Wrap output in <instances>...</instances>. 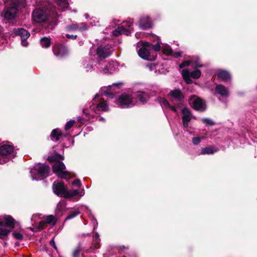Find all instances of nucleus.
Listing matches in <instances>:
<instances>
[{
  "instance_id": "6",
  "label": "nucleus",
  "mask_w": 257,
  "mask_h": 257,
  "mask_svg": "<svg viewBox=\"0 0 257 257\" xmlns=\"http://www.w3.org/2000/svg\"><path fill=\"white\" fill-rule=\"evenodd\" d=\"M133 24V21L131 19H128L125 22H123L121 26L118 27L117 29L113 31V35L115 36L121 34L129 35L133 30V28L131 27Z\"/></svg>"
},
{
  "instance_id": "51",
  "label": "nucleus",
  "mask_w": 257,
  "mask_h": 257,
  "mask_svg": "<svg viewBox=\"0 0 257 257\" xmlns=\"http://www.w3.org/2000/svg\"><path fill=\"white\" fill-rule=\"evenodd\" d=\"M174 55L175 57H179L181 56V52H176L174 54Z\"/></svg>"
},
{
  "instance_id": "41",
  "label": "nucleus",
  "mask_w": 257,
  "mask_h": 257,
  "mask_svg": "<svg viewBox=\"0 0 257 257\" xmlns=\"http://www.w3.org/2000/svg\"><path fill=\"white\" fill-rule=\"evenodd\" d=\"M13 235L17 239L21 240L23 238V234L19 232H14Z\"/></svg>"
},
{
  "instance_id": "55",
  "label": "nucleus",
  "mask_w": 257,
  "mask_h": 257,
  "mask_svg": "<svg viewBox=\"0 0 257 257\" xmlns=\"http://www.w3.org/2000/svg\"><path fill=\"white\" fill-rule=\"evenodd\" d=\"M61 206V204L59 203L57 206V208H59Z\"/></svg>"
},
{
  "instance_id": "52",
  "label": "nucleus",
  "mask_w": 257,
  "mask_h": 257,
  "mask_svg": "<svg viewBox=\"0 0 257 257\" xmlns=\"http://www.w3.org/2000/svg\"><path fill=\"white\" fill-rule=\"evenodd\" d=\"M168 107H170L172 110L176 111V108L175 106H171L170 105V106H168Z\"/></svg>"
},
{
  "instance_id": "2",
  "label": "nucleus",
  "mask_w": 257,
  "mask_h": 257,
  "mask_svg": "<svg viewBox=\"0 0 257 257\" xmlns=\"http://www.w3.org/2000/svg\"><path fill=\"white\" fill-rule=\"evenodd\" d=\"M50 171L48 166L39 163L35 165L30 173L33 180H39L48 176Z\"/></svg>"
},
{
  "instance_id": "13",
  "label": "nucleus",
  "mask_w": 257,
  "mask_h": 257,
  "mask_svg": "<svg viewBox=\"0 0 257 257\" xmlns=\"http://www.w3.org/2000/svg\"><path fill=\"white\" fill-rule=\"evenodd\" d=\"M88 28V26L86 23H80L78 24L69 25L67 27V29L68 31L70 32L76 31L82 32L87 30Z\"/></svg>"
},
{
  "instance_id": "17",
  "label": "nucleus",
  "mask_w": 257,
  "mask_h": 257,
  "mask_svg": "<svg viewBox=\"0 0 257 257\" xmlns=\"http://www.w3.org/2000/svg\"><path fill=\"white\" fill-rule=\"evenodd\" d=\"M182 119L183 126L184 127L187 128L189 125V122L191 119V115L189 110L187 108H183L182 110Z\"/></svg>"
},
{
  "instance_id": "25",
  "label": "nucleus",
  "mask_w": 257,
  "mask_h": 257,
  "mask_svg": "<svg viewBox=\"0 0 257 257\" xmlns=\"http://www.w3.org/2000/svg\"><path fill=\"white\" fill-rule=\"evenodd\" d=\"M17 33L21 37V39H27L30 36L29 33L22 28L18 29Z\"/></svg>"
},
{
  "instance_id": "30",
  "label": "nucleus",
  "mask_w": 257,
  "mask_h": 257,
  "mask_svg": "<svg viewBox=\"0 0 257 257\" xmlns=\"http://www.w3.org/2000/svg\"><path fill=\"white\" fill-rule=\"evenodd\" d=\"M117 84H113L111 86H109L108 87H104L102 89V93L105 96H110L112 94V93L109 92V90L114 89L115 87H117Z\"/></svg>"
},
{
  "instance_id": "61",
  "label": "nucleus",
  "mask_w": 257,
  "mask_h": 257,
  "mask_svg": "<svg viewBox=\"0 0 257 257\" xmlns=\"http://www.w3.org/2000/svg\"><path fill=\"white\" fill-rule=\"evenodd\" d=\"M123 257H126V256H123Z\"/></svg>"
},
{
  "instance_id": "3",
  "label": "nucleus",
  "mask_w": 257,
  "mask_h": 257,
  "mask_svg": "<svg viewBox=\"0 0 257 257\" xmlns=\"http://www.w3.org/2000/svg\"><path fill=\"white\" fill-rule=\"evenodd\" d=\"M112 52L111 47L108 44H101L96 49L94 47L90 49V56H96L97 58L101 60L109 57Z\"/></svg>"
},
{
  "instance_id": "29",
  "label": "nucleus",
  "mask_w": 257,
  "mask_h": 257,
  "mask_svg": "<svg viewBox=\"0 0 257 257\" xmlns=\"http://www.w3.org/2000/svg\"><path fill=\"white\" fill-rule=\"evenodd\" d=\"M217 150L213 147H209L206 148H204L202 149L201 151V154H211L216 152H217Z\"/></svg>"
},
{
  "instance_id": "31",
  "label": "nucleus",
  "mask_w": 257,
  "mask_h": 257,
  "mask_svg": "<svg viewBox=\"0 0 257 257\" xmlns=\"http://www.w3.org/2000/svg\"><path fill=\"white\" fill-rule=\"evenodd\" d=\"M40 44L42 47L47 48L50 46V39L47 37H44L41 39Z\"/></svg>"
},
{
  "instance_id": "21",
  "label": "nucleus",
  "mask_w": 257,
  "mask_h": 257,
  "mask_svg": "<svg viewBox=\"0 0 257 257\" xmlns=\"http://www.w3.org/2000/svg\"><path fill=\"white\" fill-rule=\"evenodd\" d=\"M216 92L222 97H227L228 96V91L227 89L222 85H217L215 88Z\"/></svg>"
},
{
  "instance_id": "45",
  "label": "nucleus",
  "mask_w": 257,
  "mask_h": 257,
  "mask_svg": "<svg viewBox=\"0 0 257 257\" xmlns=\"http://www.w3.org/2000/svg\"><path fill=\"white\" fill-rule=\"evenodd\" d=\"M201 142V139L199 137H195L192 139V142L194 145H198Z\"/></svg>"
},
{
  "instance_id": "22",
  "label": "nucleus",
  "mask_w": 257,
  "mask_h": 257,
  "mask_svg": "<svg viewBox=\"0 0 257 257\" xmlns=\"http://www.w3.org/2000/svg\"><path fill=\"white\" fill-rule=\"evenodd\" d=\"M95 66L100 72L104 74H110L109 71V68L108 66V63L103 64L100 63H98L95 65Z\"/></svg>"
},
{
  "instance_id": "34",
  "label": "nucleus",
  "mask_w": 257,
  "mask_h": 257,
  "mask_svg": "<svg viewBox=\"0 0 257 257\" xmlns=\"http://www.w3.org/2000/svg\"><path fill=\"white\" fill-rule=\"evenodd\" d=\"M189 75L191 77H192L194 79H197L199 78L201 76V71L199 70L196 69L193 71L189 72Z\"/></svg>"
},
{
  "instance_id": "60",
  "label": "nucleus",
  "mask_w": 257,
  "mask_h": 257,
  "mask_svg": "<svg viewBox=\"0 0 257 257\" xmlns=\"http://www.w3.org/2000/svg\"><path fill=\"white\" fill-rule=\"evenodd\" d=\"M83 112H84V113H87L86 112V110H83Z\"/></svg>"
},
{
  "instance_id": "14",
  "label": "nucleus",
  "mask_w": 257,
  "mask_h": 257,
  "mask_svg": "<svg viewBox=\"0 0 257 257\" xmlns=\"http://www.w3.org/2000/svg\"><path fill=\"white\" fill-rule=\"evenodd\" d=\"M3 225L7 226V227L13 228L14 227V220L10 216L5 215L0 217V226Z\"/></svg>"
},
{
  "instance_id": "44",
  "label": "nucleus",
  "mask_w": 257,
  "mask_h": 257,
  "mask_svg": "<svg viewBox=\"0 0 257 257\" xmlns=\"http://www.w3.org/2000/svg\"><path fill=\"white\" fill-rule=\"evenodd\" d=\"M202 121L204 123L206 124V125L213 124L212 120L208 118H204L202 119Z\"/></svg>"
},
{
  "instance_id": "23",
  "label": "nucleus",
  "mask_w": 257,
  "mask_h": 257,
  "mask_svg": "<svg viewBox=\"0 0 257 257\" xmlns=\"http://www.w3.org/2000/svg\"><path fill=\"white\" fill-rule=\"evenodd\" d=\"M217 77L219 80L224 81H227L230 78L228 72L225 70H220L217 73Z\"/></svg>"
},
{
  "instance_id": "32",
  "label": "nucleus",
  "mask_w": 257,
  "mask_h": 257,
  "mask_svg": "<svg viewBox=\"0 0 257 257\" xmlns=\"http://www.w3.org/2000/svg\"><path fill=\"white\" fill-rule=\"evenodd\" d=\"M10 230L6 228H0V238L1 239H5L7 237L8 235L10 233Z\"/></svg>"
},
{
  "instance_id": "18",
  "label": "nucleus",
  "mask_w": 257,
  "mask_h": 257,
  "mask_svg": "<svg viewBox=\"0 0 257 257\" xmlns=\"http://www.w3.org/2000/svg\"><path fill=\"white\" fill-rule=\"evenodd\" d=\"M53 52L57 57H63L67 53V49L63 45H55L53 48Z\"/></svg>"
},
{
  "instance_id": "24",
  "label": "nucleus",
  "mask_w": 257,
  "mask_h": 257,
  "mask_svg": "<svg viewBox=\"0 0 257 257\" xmlns=\"http://www.w3.org/2000/svg\"><path fill=\"white\" fill-rule=\"evenodd\" d=\"M57 4L59 6V9L61 11H65L67 9L68 3L67 0H55Z\"/></svg>"
},
{
  "instance_id": "11",
  "label": "nucleus",
  "mask_w": 257,
  "mask_h": 257,
  "mask_svg": "<svg viewBox=\"0 0 257 257\" xmlns=\"http://www.w3.org/2000/svg\"><path fill=\"white\" fill-rule=\"evenodd\" d=\"M53 190L55 194L63 197L66 191L64 183L62 182H54L53 185Z\"/></svg>"
},
{
  "instance_id": "53",
  "label": "nucleus",
  "mask_w": 257,
  "mask_h": 257,
  "mask_svg": "<svg viewBox=\"0 0 257 257\" xmlns=\"http://www.w3.org/2000/svg\"><path fill=\"white\" fill-rule=\"evenodd\" d=\"M44 223V222H39V227H40V228H42V225H43Z\"/></svg>"
},
{
  "instance_id": "26",
  "label": "nucleus",
  "mask_w": 257,
  "mask_h": 257,
  "mask_svg": "<svg viewBox=\"0 0 257 257\" xmlns=\"http://www.w3.org/2000/svg\"><path fill=\"white\" fill-rule=\"evenodd\" d=\"M182 75L186 82L188 84L192 83V80L190 78L189 71L187 69H183L182 71Z\"/></svg>"
},
{
  "instance_id": "56",
  "label": "nucleus",
  "mask_w": 257,
  "mask_h": 257,
  "mask_svg": "<svg viewBox=\"0 0 257 257\" xmlns=\"http://www.w3.org/2000/svg\"><path fill=\"white\" fill-rule=\"evenodd\" d=\"M98 97V95H96L94 97V98H93V100H95Z\"/></svg>"
},
{
  "instance_id": "1",
  "label": "nucleus",
  "mask_w": 257,
  "mask_h": 257,
  "mask_svg": "<svg viewBox=\"0 0 257 257\" xmlns=\"http://www.w3.org/2000/svg\"><path fill=\"white\" fill-rule=\"evenodd\" d=\"M64 157L58 154H56L54 156H49L48 160L50 162L56 161L52 166L54 173L56 174L57 176L60 178L69 179L70 178V174L67 171H63L65 169V166L64 163L60 162L59 160H63Z\"/></svg>"
},
{
  "instance_id": "27",
  "label": "nucleus",
  "mask_w": 257,
  "mask_h": 257,
  "mask_svg": "<svg viewBox=\"0 0 257 257\" xmlns=\"http://www.w3.org/2000/svg\"><path fill=\"white\" fill-rule=\"evenodd\" d=\"M63 135L60 130L58 128L54 129L51 134L52 139H54L55 141H58L59 137Z\"/></svg>"
},
{
  "instance_id": "28",
  "label": "nucleus",
  "mask_w": 257,
  "mask_h": 257,
  "mask_svg": "<svg viewBox=\"0 0 257 257\" xmlns=\"http://www.w3.org/2000/svg\"><path fill=\"white\" fill-rule=\"evenodd\" d=\"M137 96L140 101L142 103H145L147 102L149 98L148 94L143 92H138Z\"/></svg>"
},
{
  "instance_id": "36",
  "label": "nucleus",
  "mask_w": 257,
  "mask_h": 257,
  "mask_svg": "<svg viewBox=\"0 0 257 257\" xmlns=\"http://www.w3.org/2000/svg\"><path fill=\"white\" fill-rule=\"evenodd\" d=\"M163 52L164 54L169 55H172L173 51L172 49L170 48L169 46L166 45L163 46L162 48Z\"/></svg>"
},
{
  "instance_id": "46",
  "label": "nucleus",
  "mask_w": 257,
  "mask_h": 257,
  "mask_svg": "<svg viewBox=\"0 0 257 257\" xmlns=\"http://www.w3.org/2000/svg\"><path fill=\"white\" fill-rule=\"evenodd\" d=\"M72 184L80 187L81 186V182L79 179H77L73 181Z\"/></svg>"
},
{
  "instance_id": "8",
  "label": "nucleus",
  "mask_w": 257,
  "mask_h": 257,
  "mask_svg": "<svg viewBox=\"0 0 257 257\" xmlns=\"http://www.w3.org/2000/svg\"><path fill=\"white\" fill-rule=\"evenodd\" d=\"M14 147L10 145H4L0 147V164L7 162L9 159L6 156L13 152Z\"/></svg>"
},
{
  "instance_id": "38",
  "label": "nucleus",
  "mask_w": 257,
  "mask_h": 257,
  "mask_svg": "<svg viewBox=\"0 0 257 257\" xmlns=\"http://www.w3.org/2000/svg\"><path fill=\"white\" fill-rule=\"evenodd\" d=\"M79 214V212L78 211L75 210V211H72L66 217L65 220L71 219L75 217L77 215H78Z\"/></svg>"
},
{
  "instance_id": "37",
  "label": "nucleus",
  "mask_w": 257,
  "mask_h": 257,
  "mask_svg": "<svg viewBox=\"0 0 257 257\" xmlns=\"http://www.w3.org/2000/svg\"><path fill=\"white\" fill-rule=\"evenodd\" d=\"M82 248L81 246L80 245H78L75 248V249L73 251V257H79Z\"/></svg>"
},
{
  "instance_id": "4",
  "label": "nucleus",
  "mask_w": 257,
  "mask_h": 257,
  "mask_svg": "<svg viewBox=\"0 0 257 257\" xmlns=\"http://www.w3.org/2000/svg\"><path fill=\"white\" fill-rule=\"evenodd\" d=\"M56 14H53L52 20H50V16H48L47 12L42 9H35L32 13V19L34 22L41 23L48 21V23L55 22L56 20Z\"/></svg>"
},
{
  "instance_id": "20",
  "label": "nucleus",
  "mask_w": 257,
  "mask_h": 257,
  "mask_svg": "<svg viewBox=\"0 0 257 257\" xmlns=\"http://www.w3.org/2000/svg\"><path fill=\"white\" fill-rule=\"evenodd\" d=\"M78 195H80V196H83L84 195V191L83 189L81 190L75 189L70 190L67 191L66 190L64 197L65 198H72Z\"/></svg>"
},
{
  "instance_id": "49",
  "label": "nucleus",
  "mask_w": 257,
  "mask_h": 257,
  "mask_svg": "<svg viewBox=\"0 0 257 257\" xmlns=\"http://www.w3.org/2000/svg\"><path fill=\"white\" fill-rule=\"evenodd\" d=\"M85 69L86 71H91L92 70V66L91 65H87L85 67Z\"/></svg>"
},
{
  "instance_id": "7",
  "label": "nucleus",
  "mask_w": 257,
  "mask_h": 257,
  "mask_svg": "<svg viewBox=\"0 0 257 257\" xmlns=\"http://www.w3.org/2000/svg\"><path fill=\"white\" fill-rule=\"evenodd\" d=\"M22 0H15L13 1V6L8 8L4 13V17L7 20H12L15 18L18 8Z\"/></svg>"
},
{
  "instance_id": "50",
  "label": "nucleus",
  "mask_w": 257,
  "mask_h": 257,
  "mask_svg": "<svg viewBox=\"0 0 257 257\" xmlns=\"http://www.w3.org/2000/svg\"><path fill=\"white\" fill-rule=\"evenodd\" d=\"M50 244L51 246H52L54 248H55V249H57V247L56 246V244H55V241L53 239L51 240L50 241Z\"/></svg>"
},
{
  "instance_id": "33",
  "label": "nucleus",
  "mask_w": 257,
  "mask_h": 257,
  "mask_svg": "<svg viewBox=\"0 0 257 257\" xmlns=\"http://www.w3.org/2000/svg\"><path fill=\"white\" fill-rule=\"evenodd\" d=\"M99 235L97 233H95L93 237V244L94 245L95 248L98 247L100 243Z\"/></svg>"
},
{
  "instance_id": "43",
  "label": "nucleus",
  "mask_w": 257,
  "mask_h": 257,
  "mask_svg": "<svg viewBox=\"0 0 257 257\" xmlns=\"http://www.w3.org/2000/svg\"><path fill=\"white\" fill-rule=\"evenodd\" d=\"M152 49H154L156 52H158L161 50V46L159 43L155 45L152 44Z\"/></svg>"
},
{
  "instance_id": "9",
  "label": "nucleus",
  "mask_w": 257,
  "mask_h": 257,
  "mask_svg": "<svg viewBox=\"0 0 257 257\" xmlns=\"http://www.w3.org/2000/svg\"><path fill=\"white\" fill-rule=\"evenodd\" d=\"M117 104L121 108H127L135 105V103L130 96L126 94L121 95L118 98Z\"/></svg>"
},
{
  "instance_id": "58",
  "label": "nucleus",
  "mask_w": 257,
  "mask_h": 257,
  "mask_svg": "<svg viewBox=\"0 0 257 257\" xmlns=\"http://www.w3.org/2000/svg\"><path fill=\"white\" fill-rule=\"evenodd\" d=\"M81 119V117H79L78 118V120L79 121H80Z\"/></svg>"
},
{
  "instance_id": "42",
  "label": "nucleus",
  "mask_w": 257,
  "mask_h": 257,
  "mask_svg": "<svg viewBox=\"0 0 257 257\" xmlns=\"http://www.w3.org/2000/svg\"><path fill=\"white\" fill-rule=\"evenodd\" d=\"M54 217L53 215H48L46 217V223H51V222H53V221L54 220Z\"/></svg>"
},
{
  "instance_id": "12",
  "label": "nucleus",
  "mask_w": 257,
  "mask_h": 257,
  "mask_svg": "<svg viewBox=\"0 0 257 257\" xmlns=\"http://www.w3.org/2000/svg\"><path fill=\"white\" fill-rule=\"evenodd\" d=\"M169 95L171 99L178 102H182L184 98L183 93L179 89H174L171 90Z\"/></svg>"
},
{
  "instance_id": "19",
  "label": "nucleus",
  "mask_w": 257,
  "mask_h": 257,
  "mask_svg": "<svg viewBox=\"0 0 257 257\" xmlns=\"http://www.w3.org/2000/svg\"><path fill=\"white\" fill-rule=\"evenodd\" d=\"M139 25L142 29L146 30L151 28L152 23L148 17H144L141 18L139 21Z\"/></svg>"
},
{
  "instance_id": "48",
  "label": "nucleus",
  "mask_w": 257,
  "mask_h": 257,
  "mask_svg": "<svg viewBox=\"0 0 257 257\" xmlns=\"http://www.w3.org/2000/svg\"><path fill=\"white\" fill-rule=\"evenodd\" d=\"M66 37L69 39H75L77 37V35H69L66 34Z\"/></svg>"
},
{
  "instance_id": "10",
  "label": "nucleus",
  "mask_w": 257,
  "mask_h": 257,
  "mask_svg": "<svg viewBox=\"0 0 257 257\" xmlns=\"http://www.w3.org/2000/svg\"><path fill=\"white\" fill-rule=\"evenodd\" d=\"M190 103L197 110L203 111L205 109V104L202 100L195 96L191 98Z\"/></svg>"
},
{
  "instance_id": "5",
  "label": "nucleus",
  "mask_w": 257,
  "mask_h": 257,
  "mask_svg": "<svg viewBox=\"0 0 257 257\" xmlns=\"http://www.w3.org/2000/svg\"><path fill=\"white\" fill-rule=\"evenodd\" d=\"M152 49V44L149 42L143 43V45L139 51L138 54L140 57L148 61H154L156 59V55H151L150 50Z\"/></svg>"
},
{
  "instance_id": "40",
  "label": "nucleus",
  "mask_w": 257,
  "mask_h": 257,
  "mask_svg": "<svg viewBox=\"0 0 257 257\" xmlns=\"http://www.w3.org/2000/svg\"><path fill=\"white\" fill-rule=\"evenodd\" d=\"M75 120H71L69 121H68L65 126V130L67 131L69 130L74 124Z\"/></svg>"
},
{
  "instance_id": "35",
  "label": "nucleus",
  "mask_w": 257,
  "mask_h": 257,
  "mask_svg": "<svg viewBox=\"0 0 257 257\" xmlns=\"http://www.w3.org/2000/svg\"><path fill=\"white\" fill-rule=\"evenodd\" d=\"M108 66L109 68V71L110 74H111L116 69V67L117 66V63L113 61L110 62L108 63Z\"/></svg>"
},
{
  "instance_id": "59",
  "label": "nucleus",
  "mask_w": 257,
  "mask_h": 257,
  "mask_svg": "<svg viewBox=\"0 0 257 257\" xmlns=\"http://www.w3.org/2000/svg\"><path fill=\"white\" fill-rule=\"evenodd\" d=\"M100 120H104V119L103 118L101 117V118H100Z\"/></svg>"
},
{
  "instance_id": "47",
  "label": "nucleus",
  "mask_w": 257,
  "mask_h": 257,
  "mask_svg": "<svg viewBox=\"0 0 257 257\" xmlns=\"http://www.w3.org/2000/svg\"><path fill=\"white\" fill-rule=\"evenodd\" d=\"M26 40H27V39H21V44H22V46H23L24 47H27L28 45V43Z\"/></svg>"
},
{
  "instance_id": "54",
  "label": "nucleus",
  "mask_w": 257,
  "mask_h": 257,
  "mask_svg": "<svg viewBox=\"0 0 257 257\" xmlns=\"http://www.w3.org/2000/svg\"><path fill=\"white\" fill-rule=\"evenodd\" d=\"M84 17L86 19H88V17H89V15L87 14H86L84 15Z\"/></svg>"
},
{
  "instance_id": "57",
  "label": "nucleus",
  "mask_w": 257,
  "mask_h": 257,
  "mask_svg": "<svg viewBox=\"0 0 257 257\" xmlns=\"http://www.w3.org/2000/svg\"><path fill=\"white\" fill-rule=\"evenodd\" d=\"M35 217H36L35 215H33L32 217V220H33Z\"/></svg>"
},
{
  "instance_id": "16",
  "label": "nucleus",
  "mask_w": 257,
  "mask_h": 257,
  "mask_svg": "<svg viewBox=\"0 0 257 257\" xmlns=\"http://www.w3.org/2000/svg\"><path fill=\"white\" fill-rule=\"evenodd\" d=\"M93 104H90V107L95 113L99 111H107L108 110V106L106 101H103L98 103L95 107H92Z\"/></svg>"
},
{
  "instance_id": "15",
  "label": "nucleus",
  "mask_w": 257,
  "mask_h": 257,
  "mask_svg": "<svg viewBox=\"0 0 257 257\" xmlns=\"http://www.w3.org/2000/svg\"><path fill=\"white\" fill-rule=\"evenodd\" d=\"M192 65L194 67H200L202 65L200 64L199 59L197 57H194L190 60L184 61L179 65L180 68H183L185 66Z\"/></svg>"
},
{
  "instance_id": "39",
  "label": "nucleus",
  "mask_w": 257,
  "mask_h": 257,
  "mask_svg": "<svg viewBox=\"0 0 257 257\" xmlns=\"http://www.w3.org/2000/svg\"><path fill=\"white\" fill-rule=\"evenodd\" d=\"M160 102L161 104L165 107H168L170 106V104L168 102V101L164 98H160L159 99Z\"/></svg>"
}]
</instances>
